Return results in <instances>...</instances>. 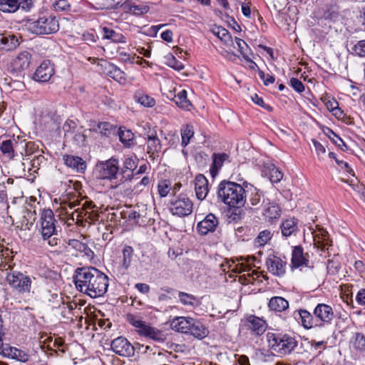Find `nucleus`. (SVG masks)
I'll return each mask as SVG.
<instances>
[{
    "label": "nucleus",
    "instance_id": "nucleus-1",
    "mask_svg": "<svg viewBox=\"0 0 365 365\" xmlns=\"http://www.w3.org/2000/svg\"><path fill=\"white\" fill-rule=\"evenodd\" d=\"M76 289L91 298L103 297L108 287V277L93 267L76 269L73 277Z\"/></svg>",
    "mask_w": 365,
    "mask_h": 365
},
{
    "label": "nucleus",
    "instance_id": "nucleus-2",
    "mask_svg": "<svg viewBox=\"0 0 365 365\" xmlns=\"http://www.w3.org/2000/svg\"><path fill=\"white\" fill-rule=\"evenodd\" d=\"M217 197L225 204L233 207H240L246 202V187L230 181H222L218 185Z\"/></svg>",
    "mask_w": 365,
    "mask_h": 365
},
{
    "label": "nucleus",
    "instance_id": "nucleus-3",
    "mask_svg": "<svg viewBox=\"0 0 365 365\" xmlns=\"http://www.w3.org/2000/svg\"><path fill=\"white\" fill-rule=\"evenodd\" d=\"M61 227L54 217L53 211L50 209L43 210L40 217L38 232L41 234L43 244L53 247L60 243L58 232Z\"/></svg>",
    "mask_w": 365,
    "mask_h": 365
},
{
    "label": "nucleus",
    "instance_id": "nucleus-4",
    "mask_svg": "<svg viewBox=\"0 0 365 365\" xmlns=\"http://www.w3.org/2000/svg\"><path fill=\"white\" fill-rule=\"evenodd\" d=\"M266 337L268 346L282 355L291 354L298 344L295 337L288 334L267 332Z\"/></svg>",
    "mask_w": 365,
    "mask_h": 365
},
{
    "label": "nucleus",
    "instance_id": "nucleus-5",
    "mask_svg": "<svg viewBox=\"0 0 365 365\" xmlns=\"http://www.w3.org/2000/svg\"><path fill=\"white\" fill-rule=\"evenodd\" d=\"M127 321L135 328V331L140 336L149 338L156 342H164L166 339L165 334L158 329L150 326L141 319V317L133 314L126 315Z\"/></svg>",
    "mask_w": 365,
    "mask_h": 365
},
{
    "label": "nucleus",
    "instance_id": "nucleus-6",
    "mask_svg": "<svg viewBox=\"0 0 365 365\" xmlns=\"http://www.w3.org/2000/svg\"><path fill=\"white\" fill-rule=\"evenodd\" d=\"M35 277L19 271H11L7 273L6 281L10 287L20 294H29L31 292Z\"/></svg>",
    "mask_w": 365,
    "mask_h": 365
},
{
    "label": "nucleus",
    "instance_id": "nucleus-7",
    "mask_svg": "<svg viewBox=\"0 0 365 365\" xmlns=\"http://www.w3.org/2000/svg\"><path fill=\"white\" fill-rule=\"evenodd\" d=\"M26 26L29 32L37 35L56 33L59 29L58 21L53 16H45L36 21H29Z\"/></svg>",
    "mask_w": 365,
    "mask_h": 365
},
{
    "label": "nucleus",
    "instance_id": "nucleus-8",
    "mask_svg": "<svg viewBox=\"0 0 365 365\" xmlns=\"http://www.w3.org/2000/svg\"><path fill=\"white\" fill-rule=\"evenodd\" d=\"M34 144L32 142L26 143L25 140L18 141L15 138L4 140L0 144V150L2 154L12 159L15 156V153L19 152L21 155L24 151L26 155H30L29 150L32 149Z\"/></svg>",
    "mask_w": 365,
    "mask_h": 365
},
{
    "label": "nucleus",
    "instance_id": "nucleus-9",
    "mask_svg": "<svg viewBox=\"0 0 365 365\" xmlns=\"http://www.w3.org/2000/svg\"><path fill=\"white\" fill-rule=\"evenodd\" d=\"M169 209L173 215L188 216L192 212L193 202L187 195L181 193L170 200Z\"/></svg>",
    "mask_w": 365,
    "mask_h": 365
},
{
    "label": "nucleus",
    "instance_id": "nucleus-10",
    "mask_svg": "<svg viewBox=\"0 0 365 365\" xmlns=\"http://www.w3.org/2000/svg\"><path fill=\"white\" fill-rule=\"evenodd\" d=\"M118 160L113 158L98 163L95 168V173L98 178L110 181L118 178Z\"/></svg>",
    "mask_w": 365,
    "mask_h": 365
},
{
    "label": "nucleus",
    "instance_id": "nucleus-11",
    "mask_svg": "<svg viewBox=\"0 0 365 365\" xmlns=\"http://www.w3.org/2000/svg\"><path fill=\"white\" fill-rule=\"evenodd\" d=\"M314 319L318 324V328L327 327L332 324L334 319L333 308L327 304L319 303L314 309Z\"/></svg>",
    "mask_w": 365,
    "mask_h": 365
},
{
    "label": "nucleus",
    "instance_id": "nucleus-12",
    "mask_svg": "<svg viewBox=\"0 0 365 365\" xmlns=\"http://www.w3.org/2000/svg\"><path fill=\"white\" fill-rule=\"evenodd\" d=\"M112 350L118 355L130 357L134 355L135 346L132 345L127 339L119 336L111 342Z\"/></svg>",
    "mask_w": 365,
    "mask_h": 365
},
{
    "label": "nucleus",
    "instance_id": "nucleus-13",
    "mask_svg": "<svg viewBox=\"0 0 365 365\" xmlns=\"http://www.w3.org/2000/svg\"><path fill=\"white\" fill-rule=\"evenodd\" d=\"M31 60V54L29 51H24L20 52L11 61L9 71L14 74L21 73L29 67Z\"/></svg>",
    "mask_w": 365,
    "mask_h": 365
},
{
    "label": "nucleus",
    "instance_id": "nucleus-14",
    "mask_svg": "<svg viewBox=\"0 0 365 365\" xmlns=\"http://www.w3.org/2000/svg\"><path fill=\"white\" fill-rule=\"evenodd\" d=\"M53 65L49 60L43 61L36 69L33 79L39 83H46L54 75Z\"/></svg>",
    "mask_w": 365,
    "mask_h": 365
},
{
    "label": "nucleus",
    "instance_id": "nucleus-15",
    "mask_svg": "<svg viewBox=\"0 0 365 365\" xmlns=\"http://www.w3.org/2000/svg\"><path fill=\"white\" fill-rule=\"evenodd\" d=\"M218 225V218L214 214L210 213L197 223V229L201 235H206L209 232H214Z\"/></svg>",
    "mask_w": 365,
    "mask_h": 365
},
{
    "label": "nucleus",
    "instance_id": "nucleus-16",
    "mask_svg": "<svg viewBox=\"0 0 365 365\" xmlns=\"http://www.w3.org/2000/svg\"><path fill=\"white\" fill-rule=\"evenodd\" d=\"M266 266L270 273L277 277H282L286 272L287 262L279 257L271 255L266 260Z\"/></svg>",
    "mask_w": 365,
    "mask_h": 365
},
{
    "label": "nucleus",
    "instance_id": "nucleus-17",
    "mask_svg": "<svg viewBox=\"0 0 365 365\" xmlns=\"http://www.w3.org/2000/svg\"><path fill=\"white\" fill-rule=\"evenodd\" d=\"M245 186L246 192L250 193L247 205L254 210H258L262 207V199L264 197L262 192L247 182H245Z\"/></svg>",
    "mask_w": 365,
    "mask_h": 365
},
{
    "label": "nucleus",
    "instance_id": "nucleus-18",
    "mask_svg": "<svg viewBox=\"0 0 365 365\" xmlns=\"http://www.w3.org/2000/svg\"><path fill=\"white\" fill-rule=\"evenodd\" d=\"M88 203V201L87 200L81 202V200L79 201L78 200H75L73 201L63 202L61 203V206H66L70 210H73V211L71 213V219L73 221H79L81 220V217L86 215V212H85V206Z\"/></svg>",
    "mask_w": 365,
    "mask_h": 365
},
{
    "label": "nucleus",
    "instance_id": "nucleus-19",
    "mask_svg": "<svg viewBox=\"0 0 365 365\" xmlns=\"http://www.w3.org/2000/svg\"><path fill=\"white\" fill-rule=\"evenodd\" d=\"M262 205V214L267 221L272 222L280 217L281 210L277 204L271 202L267 198H263Z\"/></svg>",
    "mask_w": 365,
    "mask_h": 365
},
{
    "label": "nucleus",
    "instance_id": "nucleus-20",
    "mask_svg": "<svg viewBox=\"0 0 365 365\" xmlns=\"http://www.w3.org/2000/svg\"><path fill=\"white\" fill-rule=\"evenodd\" d=\"M246 325L252 333L257 336L262 335L267 329V323L262 318L250 315L246 318Z\"/></svg>",
    "mask_w": 365,
    "mask_h": 365
},
{
    "label": "nucleus",
    "instance_id": "nucleus-21",
    "mask_svg": "<svg viewBox=\"0 0 365 365\" xmlns=\"http://www.w3.org/2000/svg\"><path fill=\"white\" fill-rule=\"evenodd\" d=\"M314 245L315 247L323 251H327L331 247V242L330 241L328 232L324 230H319L313 233Z\"/></svg>",
    "mask_w": 365,
    "mask_h": 365
},
{
    "label": "nucleus",
    "instance_id": "nucleus-22",
    "mask_svg": "<svg viewBox=\"0 0 365 365\" xmlns=\"http://www.w3.org/2000/svg\"><path fill=\"white\" fill-rule=\"evenodd\" d=\"M308 254L304 253L303 248L301 246L294 247L292 253V267H308Z\"/></svg>",
    "mask_w": 365,
    "mask_h": 365
},
{
    "label": "nucleus",
    "instance_id": "nucleus-23",
    "mask_svg": "<svg viewBox=\"0 0 365 365\" xmlns=\"http://www.w3.org/2000/svg\"><path fill=\"white\" fill-rule=\"evenodd\" d=\"M195 190L197 198L203 200L209 192V185L207 178L202 174H199L195 179Z\"/></svg>",
    "mask_w": 365,
    "mask_h": 365
},
{
    "label": "nucleus",
    "instance_id": "nucleus-24",
    "mask_svg": "<svg viewBox=\"0 0 365 365\" xmlns=\"http://www.w3.org/2000/svg\"><path fill=\"white\" fill-rule=\"evenodd\" d=\"M192 319L188 317H176L170 322V328L175 331L188 334Z\"/></svg>",
    "mask_w": 365,
    "mask_h": 365
},
{
    "label": "nucleus",
    "instance_id": "nucleus-25",
    "mask_svg": "<svg viewBox=\"0 0 365 365\" xmlns=\"http://www.w3.org/2000/svg\"><path fill=\"white\" fill-rule=\"evenodd\" d=\"M20 44L18 36L11 34H0V49L12 51Z\"/></svg>",
    "mask_w": 365,
    "mask_h": 365
},
{
    "label": "nucleus",
    "instance_id": "nucleus-26",
    "mask_svg": "<svg viewBox=\"0 0 365 365\" xmlns=\"http://www.w3.org/2000/svg\"><path fill=\"white\" fill-rule=\"evenodd\" d=\"M125 12L130 13L135 16L143 15L150 11V6L148 4L143 3L140 5L135 4L131 1H126L122 4Z\"/></svg>",
    "mask_w": 365,
    "mask_h": 365
},
{
    "label": "nucleus",
    "instance_id": "nucleus-27",
    "mask_svg": "<svg viewBox=\"0 0 365 365\" xmlns=\"http://www.w3.org/2000/svg\"><path fill=\"white\" fill-rule=\"evenodd\" d=\"M299 221L294 217L287 219L281 224V231L284 237L295 236L299 232Z\"/></svg>",
    "mask_w": 365,
    "mask_h": 365
},
{
    "label": "nucleus",
    "instance_id": "nucleus-28",
    "mask_svg": "<svg viewBox=\"0 0 365 365\" xmlns=\"http://www.w3.org/2000/svg\"><path fill=\"white\" fill-rule=\"evenodd\" d=\"M189 329L190 330H188V334L198 339H202L205 338L209 334V331L207 327L203 325L199 320H197L194 318Z\"/></svg>",
    "mask_w": 365,
    "mask_h": 365
},
{
    "label": "nucleus",
    "instance_id": "nucleus-29",
    "mask_svg": "<svg viewBox=\"0 0 365 365\" xmlns=\"http://www.w3.org/2000/svg\"><path fill=\"white\" fill-rule=\"evenodd\" d=\"M63 160L68 167L76 172L83 173L86 168V162L78 156L64 155Z\"/></svg>",
    "mask_w": 365,
    "mask_h": 365
},
{
    "label": "nucleus",
    "instance_id": "nucleus-30",
    "mask_svg": "<svg viewBox=\"0 0 365 365\" xmlns=\"http://www.w3.org/2000/svg\"><path fill=\"white\" fill-rule=\"evenodd\" d=\"M229 155L227 153H213L212 163L210 168V174L215 177L220 168L222 167L225 162L229 161Z\"/></svg>",
    "mask_w": 365,
    "mask_h": 365
},
{
    "label": "nucleus",
    "instance_id": "nucleus-31",
    "mask_svg": "<svg viewBox=\"0 0 365 365\" xmlns=\"http://www.w3.org/2000/svg\"><path fill=\"white\" fill-rule=\"evenodd\" d=\"M299 314L302 325L306 329H310L312 328H318V324L316 319H314V312L312 314L305 309H299L298 311Z\"/></svg>",
    "mask_w": 365,
    "mask_h": 365
},
{
    "label": "nucleus",
    "instance_id": "nucleus-32",
    "mask_svg": "<svg viewBox=\"0 0 365 365\" xmlns=\"http://www.w3.org/2000/svg\"><path fill=\"white\" fill-rule=\"evenodd\" d=\"M147 152L151 155L160 152L161 144L155 133L148 135L147 137Z\"/></svg>",
    "mask_w": 365,
    "mask_h": 365
},
{
    "label": "nucleus",
    "instance_id": "nucleus-33",
    "mask_svg": "<svg viewBox=\"0 0 365 365\" xmlns=\"http://www.w3.org/2000/svg\"><path fill=\"white\" fill-rule=\"evenodd\" d=\"M268 306L272 311L282 312L289 308V302L282 297H273L269 299Z\"/></svg>",
    "mask_w": 365,
    "mask_h": 365
},
{
    "label": "nucleus",
    "instance_id": "nucleus-34",
    "mask_svg": "<svg viewBox=\"0 0 365 365\" xmlns=\"http://www.w3.org/2000/svg\"><path fill=\"white\" fill-rule=\"evenodd\" d=\"M107 75L118 81L119 83L124 84L126 81L125 74L119 68L113 63H108L106 67Z\"/></svg>",
    "mask_w": 365,
    "mask_h": 365
},
{
    "label": "nucleus",
    "instance_id": "nucleus-35",
    "mask_svg": "<svg viewBox=\"0 0 365 365\" xmlns=\"http://www.w3.org/2000/svg\"><path fill=\"white\" fill-rule=\"evenodd\" d=\"M133 98L135 102L140 103L144 107L152 108L155 104V99L144 93L143 91L138 90L135 91Z\"/></svg>",
    "mask_w": 365,
    "mask_h": 365
},
{
    "label": "nucleus",
    "instance_id": "nucleus-36",
    "mask_svg": "<svg viewBox=\"0 0 365 365\" xmlns=\"http://www.w3.org/2000/svg\"><path fill=\"white\" fill-rule=\"evenodd\" d=\"M104 39H111L113 42L116 43H125L126 38L122 34L116 33L114 30L110 29L107 27L103 29Z\"/></svg>",
    "mask_w": 365,
    "mask_h": 365
},
{
    "label": "nucleus",
    "instance_id": "nucleus-37",
    "mask_svg": "<svg viewBox=\"0 0 365 365\" xmlns=\"http://www.w3.org/2000/svg\"><path fill=\"white\" fill-rule=\"evenodd\" d=\"M19 0H0V11L3 12H15L19 8Z\"/></svg>",
    "mask_w": 365,
    "mask_h": 365
},
{
    "label": "nucleus",
    "instance_id": "nucleus-38",
    "mask_svg": "<svg viewBox=\"0 0 365 365\" xmlns=\"http://www.w3.org/2000/svg\"><path fill=\"white\" fill-rule=\"evenodd\" d=\"M173 101L180 108L189 110L191 103L187 97V91L185 90L180 91L175 96Z\"/></svg>",
    "mask_w": 365,
    "mask_h": 365
},
{
    "label": "nucleus",
    "instance_id": "nucleus-39",
    "mask_svg": "<svg viewBox=\"0 0 365 365\" xmlns=\"http://www.w3.org/2000/svg\"><path fill=\"white\" fill-rule=\"evenodd\" d=\"M178 298L180 302L185 306H192L197 304V299L195 296L184 292H179L178 293Z\"/></svg>",
    "mask_w": 365,
    "mask_h": 365
},
{
    "label": "nucleus",
    "instance_id": "nucleus-40",
    "mask_svg": "<svg viewBox=\"0 0 365 365\" xmlns=\"http://www.w3.org/2000/svg\"><path fill=\"white\" fill-rule=\"evenodd\" d=\"M118 135L120 142L125 145L130 146L133 144L134 134L130 130L120 129Z\"/></svg>",
    "mask_w": 365,
    "mask_h": 365
},
{
    "label": "nucleus",
    "instance_id": "nucleus-41",
    "mask_svg": "<svg viewBox=\"0 0 365 365\" xmlns=\"http://www.w3.org/2000/svg\"><path fill=\"white\" fill-rule=\"evenodd\" d=\"M212 33L217 36L221 41H224L226 43H228L232 41V36L230 34L229 31L222 28L221 26H218L214 28L212 30Z\"/></svg>",
    "mask_w": 365,
    "mask_h": 365
},
{
    "label": "nucleus",
    "instance_id": "nucleus-42",
    "mask_svg": "<svg viewBox=\"0 0 365 365\" xmlns=\"http://www.w3.org/2000/svg\"><path fill=\"white\" fill-rule=\"evenodd\" d=\"M78 307V304L76 302H62L61 306H60V308L61 309V314L64 318L71 319V317L67 316L68 314H71V312L74 309H76Z\"/></svg>",
    "mask_w": 365,
    "mask_h": 365
},
{
    "label": "nucleus",
    "instance_id": "nucleus-43",
    "mask_svg": "<svg viewBox=\"0 0 365 365\" xmlns=\"http://www.w3.org/2000/svg\"><path fill=\"white\" fill-rule=\"evenodd\" d=\"M94 207L95 205H92V202L88 201V203L85 206V212H86V215L81 217V220L85 218L86 220H89L91 222H95L96 221H98V214L95 212L93 210L91 212L88 210V209L93 208Z\"/></svg>",
    "mask_w": 365,
    "mask_h": 365
},
{
    "label": "nucleus",
    "instance_id": "nucleus-44",
    "mask_svg": "<svg viewBox=\"0 0 365 365\" xmlns=\"http://www.w3.org/2000/svg\"><path fill=\"white\" fill-rule=\"evenodd\" d=\"M166 63L170 67L177 71H181L184 68V66L182 62L179 61L172 53H168L165 56Z\"/></svg>",
    "mask_w": 365,
    "mask_h": 365
},
{
    "label": "nucleus",
    "instance_id": "nucleus-45",
    "mask_svg": "<svg viewBox=\"0 0 365 365\" xmlns=\"http://www.w3.org/2000/svg\"><path fill=\"white\" fill-rule=\"evenodd\" d=\"M19 349L13 346H10L9 344H4L2 342L1 346H0V354L6 357L15 359L16 356V352Z\"/></svg>",
    "mask_w": 365,
    "mask_h": 365
},
{
    "label": "nucleus",
    "instance_id": "nucleus-46",
    "mask_svg": "<svg viewBox=\"0 0 365 365\" xmlns=\"http://www.w3.org/2000/svg\"><path fill=\"white\" fill-rule=\"evenodd\" d=\"M272 238L271 232L265 230L259 232V235L255 240V243L258 246H264L265 244L268 242Z\"/></svg>",
    "mask_w": 365,
    "mask_h": 365
},
{
    "label": "nucleus",
    "instance_id": "nucleus-47",
    "mask_svg": "<svg viewBox=\"0 0 365 365\" xmlns=\"http://www.w3.org/2000/svg\"><path fill=\"white\" fill-rule=\"evenodd\" d=\"M35 212L26 211V215H24V220L22 221L21 226L24 229L30 230L31 227L34 225L35 220Z\"/></svg>",
    "mask_w": 365,
    "mask_h": 365
},
{
    "label": "nucleus",
    "instance_id": "nucleus-48",
    "mask_svg": "<svg viewBox=\"0 0 365 365\" xmlns=\"http://www.w3.org/2000/svg\"><path fill=\"white\" fill-rule=\"evenodd\" d=\"M355 349L364 351L365 350V336L362 333H356L353 342Z\"/></svg>",
    "mask_w": 365,
    "mask_h": 365
},
{
    "label": "nucleus",
    "instance_id": "nucleus-49",
    "mask_svg": "<svg viewBox=\"0 0 365 365\" xmlns=\"http://www.w3.org/2000/svg\"><path fill=\"white\" fill-rule=\"evenodd\" d=\"M194 132L192 128L187 125L185 128L182 130V145L185 147L190 142V138L193 136Z\"/></svg>",
    "mask_w": 365,
    "mask_h": 365
},
{
    "label": "nucleus",
    "instance_id": "nucleus-50",
    "mask_svg": "<svg viewBox=\"0 0 365 365\" xmlns=\"http://www.w3.org/2000/svg\"><path fill=\"white\" fill-rule=\"evenodd\" d=\"M133 252V248L130 246H126L125 247H124L123 250V264L126 268H128L130 266Z\"/></svg>",
    "mask_w": 365,
    "mask_h": 365
},
{
    "label": "nucleus",
    "instance_id": "nucleus-51",
    "mask_svg": "<svg viewBox=\"0 0 365 365\" xmlns=\"http://www.w3.org/2000/svg\"><path fill=\"white\" fill-rule=\"evenodd\" d=\"M158 190L160 197H166L170 190V184L167 180L160 181L158 185Z\"/></svg>",
    "mask_w": 365,
    "mask_h": 365
},
{
    "label": "nucleus",
    "instance_id": "nucleus-52",
    "mask_svg": "<svg viewBox=\"0 0 365 365\" xmlns=\"http://www.w3.org/2000/svg\"><path fill=\"white\" fill-rule=\"evenodd\" d=\"M329 132L333 135V137L331 135H329V138L334 142V143L336 145H337L342 150H345L347 149L346 145L338 135H336L334 132H333L330 129H329Z\"/></svg>",
    "mask_w": 365,
    "mask_h": 365
},
{
    "label": "nucleus",
    "instance_id": "nucleus-53",
    "mask_svg": "<svg viewBox=\"0 0 365 365\" xmlns=\"http://www.w3.org/2000/svg\"><path fill=\"white\" fill-rule=\"evenodd\" d=\"M353 51L354 53L360 56L365 57V40H361L357 42V43L354 46Z\"/></svg>",
    "mask_w": 365,
    "mask_h": 365
},
{
    "label": "nucleus",
    "instance_id": "nucleus-54",
    "mask_svg": "<svg viewBox=\"0 0 365 365\" xmlns=\"http://www.w3.org/2000/svg\"><path fill=\"white\" fill-rule=\"evenodd\" d=\"M122 214L123 215V217L127 218L128 220L133 221L135 223L138 222V220L140 218V214L133 210L125 211Z\"/></svg>",
    "mask_w": 365,
    "mask_h": 365
},
{
    "label": "nucleus",
    "instance_id": "nucleus-55",
    "mask_svg": "<svg viewBox=\"0 0 365 365\" xmlns=\"http://www.w3.org/2000/svg\"><path fill=\"white\" fill-rule=\"evenodd\" d=\"M283 178V174L278 169L274 168L270 170V180L272 182H279Z\"/></svg>",
    "mask_w": 365,
    "mask_h": 365
},
{
    "label": "nucleus",
    "instance_id": "nucleus-56",
    "mask_svg": "<svg viewBox=\"0 0 365 365\" xmlns=\"http://www.w3.org/2000/svg\"><path fill=\"white\" fill-rule=\"evenodd\" d=\"M290 86L298 93H302L304 91V84L296 78H292L290 79Z\"/></svg>",
    "mask_w": 365,
    "mask_h": 365
},
{
    "label": "nucleus",
    "instance_id": "nucleus-57",
    "mask_svg": "<svg viewBox=\"0 0 365 365\" xmlns=\"http://www.w3.org/2000/svg\"><path fill=\"white\" fill-rule=\"evenodd\" d=\"M258 74L259 78L263 81V83L265 86H268L274 82V77L269 74H265L262 71L259 70Z\"/></svg>",
    "mask_w": 365,
    "mask_h": 365
},
{
    "label": "nucleus",
    "instance_id": "nucleus-58",
    "mask_svg": "<svg viewBox=\"0 0 365 365\" xmlns=\"http://www.w3.org/2000/svg\"><path fill=\"white\" fill-rule=\"evenodd\" d=\"M135 167L136 165L135 160L131 158H127L123 162V168L122 169V172H125L124 169L132 171L135 168Z\"/></svg>",
    "mask_w": 365,
    "mask_h": 365
},
{
    "label": "nucleus",
    "instance_id": "nucleus-59",
    "mask_svg": "<svg viewBox=\"0 0 365 365\" xmlns=\"http://www.w3.org/2000/svg\"><path fill=\"white\" fill-rule=\"evenodd\" d=\"M68 245L76 251L81 252L82 249L86 243L79 241L78 240L72 239L69 240Z\"/></svg>",
    "mask_w": 365,
    "mask_h": 365
},
{
    "label": "nucleus",
    "instance_id": "nucleus-60",
    "mask_svg": "<svg viewBox=\"0 0 365 365\" xmlns=\"http://www.w3.org/2000/svg\"><path fill=\"white\" fill-rule=\"evenodd\" d=\"M312 141L316 150L317 154L318 157L320 158L324 154H325L326 149L324 146L317 140L312 139Z\"/></svg>",
    "mask_w": 365,
    "mask_h": 365
},
{
    "label": "nucleus",
    "instance_id": "nucleus-61",
    "mask_svg": "<svg viewBox=\"0 0 365 365\" xmlns=\"http://www.w3.org/2000/svg\"><path fill=\"white\" fill-rule=\"evenodd\" d=\"M235 42L238 46L239 51L243 56V58L245 59H247L245 52V47H247V44L246 43V42L237 37L235 38Z\"/></svg>",
    "mask_w": 365,
    "mask_h": 365
},
{
    "label": "nucleus",
    "instance_id": "nucleus-62",
    "mask_svg": "<svg viewBox=\"0 0 365 365\" xmlns=\"http://www.w3.org/2000/svg\"><path fill=\"white\" fill-rule=\"evenodd\" d=\"M55 9L57 11H66L69 9L70 5L66 0H58L55 4Z\"/></svg>",
    "mask_w": 365,
    "mask_h": 365
},
{
    "label": "nucleus",
    "instance_id": "nucleus-63",
    "mask_svg": "<svg viewBox=\"0 0 365 365\" xmlns=\"http://www.w3.org/2000/svg\"><path fill=\"white\" fill-rule=\"evenodd\" d=\"M356 300L357 303L363 306L365 309V289H361L358 292L356 296Z\"/></svg>",
    "mask_w": 365,
    "mask_h": 365
},
{
    "label": "nucleus",
    "instance_id": "nucleus-64",
    "mask_svg": "<svg viewBox=\"0 0 365 365\" xmlns=\"http://www.w3.org/2000/svg\"><path fill=\"white\" fill-rule=\"evenodd\" d=\"M29 355L28 354L21 349H18L16 352V356L14 359L21 362H26L29 360Z\"/></svg>",
    "mask_w": 365,
    "mask_h": 365
}]
</instances>
